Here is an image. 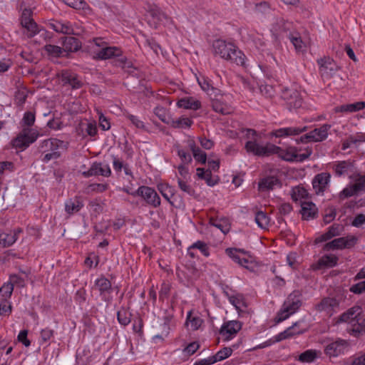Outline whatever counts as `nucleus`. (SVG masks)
Listing matches in <instances>:
<instances>
[{"label":"nucleus","instance_id":"39448f33","mask_svg":"<svg viewBox=\"0 0 365 365\" xmlns=\"http://www.w3.org/2000/svg\"><path fill=\"white\" fill-rule=\"evenodd\" d=\"M302 306L301 293L299 291L292 292L283 304L282 309L277 314V322L287 319L291 314L297 312Z\"/></svg>","mask_w":365,"mask_h":365},{"label":"nucleus","instance_id":"f8f14e48","mask_svg":"<svg viewBox=\"0 0 365 365\" xmlns=\"http://www.w3.org/2000/svg\"><path fill=\"white\" fill-rule=\"evenodd\" d=\"M58 76L61 79L63 85H69L73 89L81 88L83 85L78 75L70 71L63 70Z\"/></svg>","mask_w":365,"mask_h":365},{"label":"nucleus","instance_id":"3c124183","mask_svg":"<svg viewBox=\"0 0 365 365\" xmlns=\"http://www.w3.org/2000/svg\"><path fill=\"white\" fill-rule=\"evenodd\" d=\"M178 183L180 189L188 194L190 196H193L195 195V190L191 187L190 185H189L187 181L183 180L182 178H178Z\"/></svg>","mask_w":365,"mask_h":365},{"label":"nucleus","instance_id":"393cba45","mask_svg":"<svg viewBox=\"0 0 365 365\" xmlns=\"http://www.w3.org/2000/svg\"><path fill=\"white\" fill-rule=\"evenodd\" d=\"M63 46L64 51L75 52L81 48V42L76 37L66 36L63 38Z\"/></svg>","mask_w":365,"mask_h":365},{"label":"nucleus","instance_id":"f3484780","mask_svg":"<svg viewBox=\"0 0 365 365\" xmlns=\"http://www.w3.org/2000/svg\"><path fill=\"white\" fill-rule=\"evenodd\" d=\"M331 175L328 173L317 174L312 180L313 188L317 194L324 192L327 185L329 182Z\"/></svg>","mask_w":365,"mask_h":365},{"label":"nucleus","instance_id":"f03ea898","mask_svg":"<svg viewBox=\"0 0 365 365\" xmlns=\"http://www.w3.org/2000/svg\"><path fill=\"white\" fill-rule=\"evenodd\" d=\"M96 48H93V56L96 60H107L113 58V64L123 69L134 68L131 60L123 56L120 48L117 46H109L101 38L93 39Z\"/></svg>","mask_w":365,"mask_h":365},{"label":"nucleus","instance_id":"c756f323","mask_svg":"<svg viewBox=\"0 0 365 365\" xmlns=\"http://www.w3.org/2000/svg\"><path fill=\"white\" fill-rule=\"evenodd\" d=\"M158 189L163 197L173 206H175L174 202L171 200V197L175 194V189L167 183H160L158 185Z\"/></svg>","mask_w":365,"mask_h":365},{"label":"nucleus","instance_id":"bf43d9fd","mask_svg":"<svg viewBox=\"0 0 365 365\" xmlns=\"http://www.w3.org/2000/svg\"><path fill=\"white\" fill-rule=\"evenodd\" d=\"M292 328H293V327H290L287 328L286 330H284V331H282V332L279 333L278 335H277L276 341H282L284 339H288V338L294 336L295 334L292 331Z\"/></svg>","mask_w":365,"mask_h":365},{"label":"nucleus","instance_id":"a211bd4d","mask_svg":"<svg viewBox=\"0 0 365 365\" xmlns=\"http://www.w3.org/2000/svg\"><path fill=\"white\" fill-rule=\"evenodd\" d=\"M343 231L344 226L342 225L334 223L329 227L327 232L315 239V243L326 242L334 237L340 235Z\"/></svg>","mask_w":365,"mask_h":365},{"label":"nucleus","instance_id":"9b49d317","mask_svg":"<svg viewBox=\"0 0 365 365\" xmlns=\"http://www.w3.org/2000/svg\"><path fill=\"white\" fill-rule=\"evenodd\" d=\"M68 145V143L67 142L58 140L57 138H51L43 140L39 145L38 150L39 152L43 153L57 150L59 148L66 150Z\"/></svg>","mask_w":365,"mask_h":365},{"label":"nucleus","instance_id":"5701e85b","mask_svg":"<svg viewBox=\"0 0 365 365\" xmlns=\"http://www.w3.org/2000/svg\"><path fill=\"white\" fill-rule=\"evenodd\" d=\"M48 26L57 33L68 35L73 34V29L68 21H52L49 22Z\"/></svg>","mask_w":365,"mask_h":365},{"label":"nucleus","instance_id":"58836bf2","mask_svg":"<svg viewBox=\"0 0 365 365\" xmlns=\"http://www.w3.org/2000/svg\"><path fill=\"white\" fill-rule=\"evenodd\" d=\"M197 82L201 88L209 95H212L217 91V90L212 86L211 81L207 78L202 77L201 78H197Z\"/></svg>","mask_w":365,"mask_h":365},{"label":"nucleus","instance_id":"e2e57ef3","mask_svg":"<svg viewBox=\"0 0 365 365\" xmlns=\"http://www.w3.org/2000/svg\"><path fill=\"white\" fill-rule=\"evenodd\" d=\"M32 11L30 9H24L22 12L21 17V24H29V21H34L31 18Z\"/></svg>","mask_w":365,"mask_h":365},{"label":"nucleus","instance_id":"4468645a","mask_svg":"<svg viewBox=\"0 0 365 365\" xmlns=\"http://www.w3.org/2000/svg\"><path fill=\"white\" fill-rule=\"evenodd\" d=\"M279 24L282 26V31L286 34V36L290 40L295 49L298 51H302L304 43L299 34L287 33V31H289L292 26V24L288 21H284V20H281Z\"/></svg>","mask_w":365,"mask_h":365},{"label":"nucleus","instance_id":"0e129e2a","mask_svg":"<svg viewBox=\"0 0 365 365\" xmlns=\"http://www.w3.org/2000/svg\"><path fill=\"white\" fill-rule=\"evenodd\" d=\"M28 331L21 330L18 335V341L21 342L25 346L28 347L31 345V341L27 339Z\"/></svg>","mask_w":365,"mask_h":365},{"label":"nucleus","instance_id":"4be33fe9","mask_svg":"<svg viewBox=\"0 0 365 365\" xmlns=\"http://www.w3.org/2000/svg\"><path fill=\"white\" fill-rule=\"evenodd\" d=\"M346 344V341L342 339L330 343L325 348V354L329 356H336L343 352Z\"/></svg>","mask_w":365,"mask_h":365},{"label":"nucleus","instance_id":"20e7f679","mask_svg":"<svg viewBox=\"0 0 365 365\" xmlns=\"http://www.w3.org/2000/svg\"><path fill=\"white\" fill-rule=\"evenodd\" d=\"M35 119L34 113L28 111L24 113L22 119L23 125L27 127L24 128L12 140L11 143L14 148L23 150L36 140L38 133L29 128L34 123Z\"/></svg>","mask_w":365,"mask_h":365},{"label":"nucleus","instance_id":"ddd939ff","mask_svg":"<svg viewBox=\"0 0 365 365\" xmlns=\"http://www.w3.org/2000/svg\"><path fill=\"white\" fill-rule=\"evenodd\" d=\"M111 174V170L108 165H103L101 163L95 162L92 164L91 168L87 171H83L82 175L85 178L91 176L101 175L103 177H109Z\"/></svg>","mask_w":365,"mask_h":365},{"label":"nucleus","instance_id":"052dcab7","mask_svg":"<svg viewBox=\"0 0 365 365\" xmlns=\"http://www.w3.org/2000/svg\"><path fill=\"white\" fill-rule=\"evenodd\" d=\"M242 133L249 139L247 143L254 141L258 143L257 142V132L255 130L250 128L242 129Z\"/></svg>","mask_w":365,"mask_h":365},{"label":"nucleus","instance_id":"a878e982","mask_svg":"<svg viewBox=\"0 0 365 365\" xmlns=\"http://www.w3.org/2000/svg\"><path fill=\"white\" fill-rule=\"evenodd\" d=\"M331 128V125L323 124L322 126L317 128H314L312 130L313 135L314 142H321L326 140L328 137L329 130Z\"/></svg>","mask_w":365,"mask_h":365},{"label":"nucleus","instance_id":"338daca9","mask_svg":"<svg viewBox=\"0 0 365 365\" xmlns=\"http://www.w3.org/2000/svg\"><path fill=\"white\" fill-rule=\"evenodd\" d=\"M11 312V306L9 304L8 300L0 302V315L9 314Z\"/></svg>","mask_w":365,"mask_h":365},{"label":"nucleus","instance_id":"dca6fc26","mask_svg":"<svg viewBox=\"0 0 365 365\" xmlns=\"http://www.w3.org/2000/svg\"><path fill=\"white\" fill-rule=\"evenodd\" d=\"M241 327L240 322L230 321L222 326L220 334L225 337V341H228L241 329Z\"/></svg>","mask_w":365,"mask_h":365},{"label":"nucleus","instance_id":"bb28decb","mask_svg":"<svg viewBox=\"0 0 365 365\" xmlns=\"http://www.w3.org/2000/svg\"><path fill=\"white\" fill-rule=\"evenodd\" d=\"M148 12L150 15L159 23H162L165 25L171 23L170 18L158 6H155L151 7Z\"/></svg>","mask_w":365,"mask_h":365},{"label":"nucleus","instance_id":"13d9d810","mask_svg":"<svg viewBox=\"0 0 365 365\" xmlns=\"http://www.w3.org/2000/svg\"><path fill=\"white\" fill-rule=\"evenodd\" d=\"M205 180L206 183L209 186H214L219 182V177L217 175L212 176L211 173V170H207V173L205 177L203 178Z\"/></svg>","mask_w":365,"mask_h":365},{"label":"nucleus","instance_id":"e433bc0d","mask_svg":"<svg viewBox=\"0 0 365 365\" xmlns=\"http://www.w3.org/2000/svg\"><path fill=\"white\" fill-rule=\"evenodd\" d=\"M25 29L24 34L28 38H32L37 34L40 30L37 24L34 21H29V24L21 25Z\"/></svg>","mask_w":365,"mask_h":365},{"label":"nucleus","instance_id":"603ef678","mask_svg":"<svg viewBox=\"0 0 365 365\" xmlns=\"http://www.w3.org/2000/svg\"><path fill=\"white\" fill-rule=\"evenodd\" d=\"M202 323V320L200 317H192L191 313L189 312V314L187 317L186 324H190V327L192 330H197L201 326Z\"/></svg>","mask_w":365,"mask_h":365},{"label":"nucleus","instance_id":"864d4df0","mask_svg":"<svg viewBox=\"0 0 365 365\" xmlns=\"http://www.w3.org/2000/svg\"><path fill=\"white\" fill-rule=\"evenodd\" d=\"M358 193L355 190L352 185L347 186L339 193V197L341 200H343L349 197L356 195Z\"/></svg>","mask_w":365,"mask_h":365},{"label":"nucleus","instance_id":"37998d69","mask_svg":"<svg viewBox=\"0 0 365 365\" xmlns=\"http://www.w3.org/2000/svg\"><path fill=\"white\" fill-rule=\"evenodd\" d=\"M95 285L98 287L101 294L106 292H108L111 289L110 282L103 277L98 279L96 281Z\"/></svg>","mask_w":365,"mask_h":365},{"label":"nucleus","instance_id":"423d86ee","mask_svg":"<svg viewBox=\"0 0 365 365\" xmlns=\"http://www.w3.org/2000/svg\"><path fill=\"white\" fill-rule=\"evenodd\" d=\"M282 98L286 102L289 110L300 108L303 103L301 93L296 85L284 88L282 90Z\"/></svg>","mask_w":365,"mask_h":365},{"label":"nucleus","instance_id":"ea45409f","mask_svg":"<svg viewBox=\"0 0 365 365\" xmlns=\"http://www.w3.org/2000/svg\"><path fill=\"white\" fill-rule=\"evenodd\" d=\"M113 166L114 170L119 173L121 171V170L123 168L125 174L127 175H131L132 173L130 168H128V164H124L122 160H120L119 158L113 156Z\"/></svg>","mask_w":365,"mask_h":365},{"label":"nucleus","instance_id":"774afa93","mask_svg":"<svg viewBox=\"0 0 365 365\" xmlns=\"http://www.w3.org/2000/svg\"><path fill=\"white\" fill-rule=\"evenodd\" d=\"M61 156V153L57 150L51 151L47 153L43 158H42V161L47 163L51 160L58 159Z\"/></svg>","mask_w":365,"mask_h":365},{"label":"nucleus","instance_id":"49530a36","mask_svg":"<svg viewBox=\"0 0 365 365\" xmlns=\"http://www.w3.org/2000/svg\"><path fill=\"white\" fill-rule=\"evenodd\" d=\"M307 191L301 187H296L292 189V198L294 201H302V199L305 198L307 196Z\"/></svg>","mask_w":365,"mask_h":365},{"label":"nucleus","instance_id":"c85d7f7f","mask_svg":"<svg viewBox=\"0 0 365 365\" xmlns=\"http://www.w3.org/2000/svg\"><path fill=\"white\" fill-rule=\"evenodd\" d=\"M279 180L274 176H269L267 178H262L259 182L258 185L259 190V191H268L270 190H272L274 188V186L276 185H279Z\"/></svg>","mask_w":365,"mask_h":365},{"label":"nucleus","instance_id":"c9c22d12","mask_svg":"<svg viewBox=\"0 0 365 365\" xmlns=\"http://www.w3.org/2000/svg\"><path fill=\"white\" fill-rule=\"evenodd\" d=\"M190 147L195 160L205 164L207 161L206 153L197 147L193 142L190 143Z\"/></svg>","mask_w":365,"mask_h":365},{"label":"nucleus","instance_id":"4d7b16f0","mask_svg":"<svg viewBox=\"0 0 365 365\" xmlns=\"http://www.w3.org/2000/svg\"><path fill=\"white\" fill-rule=\"evenodd\" d=\"M198 249L205 256H209L208 247L207 245L202 241H197L190 247V250Z\"/></svg>","mask_w":365,"mask_h":365},{"label":"nucleus","instance_id":"a18cd8bd","mask_svg":"<svg viewBox=\"0 0 365 365\" xmlns=\"http://www.w3.org/2000/svg\"><path fill=\"white\" fill-rule=\"evenodd\" d=\"M192 121L188 118H180L178 119L174 120L173 119L169 124L173 128H180L183 127H190L192 125Z\"/></svg>","mask_w":365,"mask_h":365},{"label":"nucleus","instance_id":"4c0bfd02","mask_svg":"<svg viewBox=\"0 0 365 365\" xmlns=\"http://www.w3.org/2000/svg\"><path fill=\"white\" fill-rule=\"evenodd\" d=\"M255 220L257 225L262 229L267 228L269 224V217L262 211H258L256 213Z\"/></svg>","mask_w":365,"mask_h":365},{"label":"nucleus","instance_id":"79ce46f5","mask_svg":"<svg viewBox=\"0 0 365 365\" xmlns=\"http://www.w3.org/2000/svg\"><path fill=\"white\" fill-rule=\"evenodd\" d=\"M14 288L13 284L11 283H4L2 287L0 288V297L1 300L5 301L8 300L13 292Z\"/></svg>","mask_w":365,"mask_h":365},{"label":"nucleus","instance_id":"69168bd1","mask_svg":"<svg viewBox=\"0 0 365 365\" xmlns=\"http://www.w3.org/2000/svg\"><path fill=\"white\" fill-rule=\"evenodd\" d=\"M178 155L183 163L188 164L192 161V157L190 154L184 150L178 149Z\"/></svg>","mask_w":365,"mask_h":365},{"label":"nucleus","instance_id":"f257e3e1","mask_svg":"<svg viewBox=\"0 0 365 365\" xmlns=\"http://www.w3.org/2000/svg\"><path fill=\"white\" fill-rule=\"evenodd\" d=\"M245 148L247 153L256 156L265 157L277 154L282 160L288 162H303L312 153V150L309 148H307L304 153H299V150L295 147L290 146L284 149L271 143L262 145L254 141L246 143Z\"/></svg>","mask_w":365,"mask_h":365},{"label":"nucleus","instance_id":"f704fd0d","mask_svg":"<svg viewBox=\"0 0 365 365\" xmlns=\"http://www.w3.org/2000/svg\"><path fill=\"white\" fill-rule=\"evenodd\" d=\"M351 178L354 181L352 185L358 194L365 192V175L354 173Z\"/></svg>","mask_w":365,"mask_h":365},{"label":"nucleus","instance_id":"2f4dec72","mask_svg":"<svg viewBox=\"0 0 365 365\" xmlns=\"http://www.w3.org/2000/svg\"><path fill=\"white\" fill-rule=\"evenodd\" d=\"M210 224L218 228L224 234H227L230 230V224L228 220L225 218L215 219L210 217Z\"/></svg>","mask_w":365,"mask_h":365},{"label":"nucleus","instance_id":"680f3d73","mask_svg":"<svg viewBox=\"0 0 365 365\" xmlns=\"http://www.w3.org/2000/svg\"><path fill=\"white\" fill-rule=\"evenodd\" d=\"M350 291L354 294L365 292V280L352 285L350 288Z\"/></svg>","mask_w":365,"mask_h":365},{"label":"nucleus","instance_id":"412c9836","mask_svg":"<svg viewBox=\"0 0 365 365\" xmlns=\"http://www.w3.org/2000/svg\"><path fill=\"white\" fill-rule=\"evenodd\" d=\"M307 130V126L304 127H289L275 130L272 132V135L276 137H283L289 135H297Z\"/></svg>","mask_w":365,"mask_h":365},{"label":"nucleus","instance_id":"1a4fd4ad","mask_svg":"<svg viewBox=\"0 0 365 365\" xmlns=\"http://www.w3.org/2000/svg\"><path fill=\"white\" fill-rule=\"evenodd\" d=\"M357 238L354 236H348L339 237L327 242L324 245L323 250L324 251L341 250L344 248H351L356 243Z\"/></svg>","mask_w":365,"mask_h":365},{"label":"nucleus","instance_id":"09e8293b","mask_svg":"<svg viewBox=\"0 0 365 365\" xmlns=\"http://www.w3.org/2000/svg\"><path fill=\"white\" fill-rule=\"evenodd\" d=\"M352 331L356 333H360L365 331V319L359 314L353 324Z\"/></svg>","mask_w":365,"mask_h":365},{"label":"nucleus","instance_id":"473e14b6","mask_svg":"<svg viewBox=\"0 0 365 365\" xmlns=\"http://www.w3.org/2000/svg\"><path fill=\"white\" fill-rule=\"evenodd\" d=\"M338 257L334 255H326L318 261V267H334L337 264Z\"/></svg>","mask_w":365,"mask_h":365},{"label":"nucleus","instance_id":"9d476101","mask_svg":"<svg viewBox=\"0 0 365 365\" xmlns=\"http://www.w3.org/2000/svg\"><path fill=\"white\" fill-rule=\"evenodd\" d=\"M133 195H137L141 196L148 204L157 207L160 205V198L155 190L150 187L140 186L136 190Z\"/></svg>","mask_w":365,"mask_h":365},{"label":"nucleus","instance_id":"de8ad7c7","mask_svg":"<svg viewBox=\"0 0 365 365\" xmlns=\"http://www.w3.org/2000/svg\"><path fill=\"white\" fill-rule=\"evenodd\" d=\"M317 357V351L315 350L309 349L299 356V361L302 362L310 363L314 361Z\"/></svg>","mask_w":365,"mask_h":365},{"label":"nucleus","instance_id":"8fccbe9b","mask_svg":"<svg viewBox=\"0 0 365 365\" xmlns=\"http://www.w3.org/2000/svg\"><path fill=\"white\" fill-rule=\"evenodd\" d=\"M232 353V349L230 347H224L214 355V359L216 360V362L222 361L230 356H231Z\"/></svg>","mask_w":365,"mask_h":365},{"label":"nucleus","instance_id":"6ab92c4d","mask_svg":"<svg viewBox=\"0 0 365 365\" xmlns=\"http://www.w3.org/2000/svg\"><path fill=\"white\" fill-rule=\"evenodd\" d=\"M300 212L304 220H309L317 216L318 209L313 202L304 200L301 202Z\"/></svg>","mask_w":365,"mask_h":365},{"label":"nucleus","instance_id":"aec40b11","mask_svg":"<svg viewBox=\"0 0 365 365\" xmlns=\"http://www.w3.org/2000/svg\"><path fill=\"white\" fill-rule=\"evenodd\" d=\"M361 308L359 306H354L349 309L347 311L341 314L337 319V323L339 322H351L354 323L358 315L361 314Z\"/></svg>","mask_w":365,"mask_h":365},{"label":"nucleus","instance_id":"cd10ccee","mask_svg":"<svg viewBox=\"0 0 365 365\" xmlns=\"http://www.w3.org/2000/svg\"><path fill=\"white\" fill-rule=\"evenodd\" d=\"M83 206L82 201L79 197L69 199L65 203V210L68 215H73L78 212Z\"/></svg>","mask_w":365,"mask_h":365},{"label":"nucleus","instance_id":"a19ab883","mask_svg":"<svg viewBox=\"0 0 365 365\" xmlns=\"http://www.w3.org/2000/svg\"><path fill=\"white\" fill-rule=\"evenodd\" d=\"M131 314L125 308H121L117 313L118 322L123 326L128 325L130 322Z\"/></svg>","mask_w":365,"mask_h":365},{"label":"nucleus","instance_id":"0eeeda50","mask_svg":"<svg viewBox=\"0 0 365 365\" xmlns=\"http://www.w3.org/2000/svg\"><path fill=\"white\" fill-rule=\"evenodd\" d=\"M332 169L335 175L338 177L349 176L350 178L356 170L354 161L351 160L336 161L332 165Z\"/></svg>","mask_w":365,"mask_h":365},{"label":"nucleus","instance_id":"7ed1b4c3","mask_svg":"<svg viewBox=\"0 0 365 365\" xmlns=\"http://www.w3.org/2000/svg\"><path fill=\"white\" fill-rule=\"evenodd\" d=\"M212 48L215 56L238 66H245V55L232 43L217 39L213 42Z\"/></svg>","mask_w":365,"mask_h":365},{"label":"nucleus","instance_id":"2eb2a0df","mask_svg":"<svg viewBox=\"0 0 365 365\" xmlns=\"http://www.w3.org/2000/svg\"><path fill=\"white\" fill-rule=\"evenodd\" d=\"M339 305V301L334 297H324L321 302L315 305L317 312H324L328 315L331 316L334 309Z\"/></svg>","mask_w":365,"mask_h":365},{"label":"nucleus","instance_id":"7c9ffc66","mask_svg":"<svg viewBox=\"0 0 365 365\" xmlns=\"http://www.w3.org/2000/svg\"><path fill=\"white\" fill-rule=\"evenodd\" d=\"M177 105L180 108L195 110L199 109L201 106L200 102L193 98H182L178 101Z\"/></svg>","mask_w":365,"mask_h":365},{"label":"nucleus","instance_id":"c03bdc74","mask_svg":"<svg viewBox=\"0 0 365 365\" xmlns=\"http://www.w3.org/2000/svg\"><path fill=\"white\" fill-rule=\"evenodd\" d=\"M45 51L48 53V55L52 57H60L63 51V48H61L58 46L47 44L44 46Z\"/></svg>","mask_w":365,"mask_h":365},{"label":"nucleus","instance_id":"72a5a7b5","mask_svg":"<svg viewBox=\"0 0 365 365\" xmlns=\"http://www.w3.org/2000/svg\"><path fill=\"white\" fill-rule=\"evenodd\" d=\"M17 240L16 232H2L0 234V245L4 247H7L11 246Z\"/></svg>","mask_w":365,"mask_h":365},{"label":"nucleus","instance_id":"5fc2aeb1","mask_svg":"<svg viewBox=\"0 0 365 365\" xmlns=\"http://www.w3.org/2000/svg\"><path fill=\"white\" fill-rule=\"evenodd\" d=\"M212 109L217 113H220L222 115H225L229 113V111L227 110V108L226 106L222 103L220 101L217 100H213L212 101Z\"/></svg>","mask_w":365,"mask_h":365},{"label":"nucleus","instance_id":"b1692460","mask_svg":"<svg viewBox=\"0 0 365 365\" xmlns=\"http://www.w3.org/2000/svg\"><path fill=\"white\" fill-rule=\"evenodd\" d=\"M365 108V102L359 101L350 104H344L334 108L336 113H354Z\"/></svg>","mask_w":365,"mask_h":365},{"label":"nucleus","instance_id":"6e6552de","mask_svg":"<svg viewBox=\"0 0 365 365\" xmlns=\"http://www.w3.org/2000/svg\"><path fill=\"white\" fill-rule=\"evenodd\" d=\"M319 66V72L324 79L334 78L338 71V66L334 61L329 57H324L317 60Z\"/></svg>","mask_w":365,"mask_h":365},{"label":"nucleus","instance_id":"6e6d98bb","mask_svg":"<svg viewBox=\"0 0 365 365\" xmlns=\"http://www.w3.org/2000/svg\"><path fill=\"white\" fill-rule=\"evenodd\" d=\"M66 4L76 9H85L88 6L84 0H66Z\"/></svg>","mask_w":365,"mask_h":365}]
</instances>
